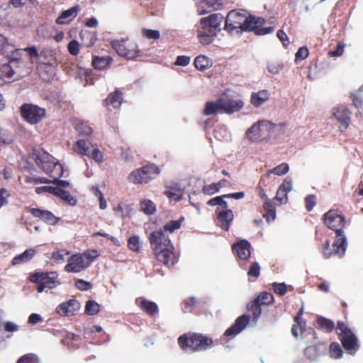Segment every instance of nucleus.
Listing matches in <instances>:
<instances>
[{
    "instance_id": "obj_1",
    "label": "nucleus",
    "mask_w": 363,
    "mask_h": 363,
    "mask_svg": "<svg viewBox=\"0 0 363 363\" xmlns=\"http://www.w3.org/2000/svg\"><path fill=\"white\" fill-rule=\"evenodd\" d=\"M265 21L248 15L244 10L230 11L225 18V28L229 31H254L257 35H266L274 30L273 27L262 28Z\"/></svg>"
},
{
    "instance_id": "obj_2",
    "label": "nucleus",
    "mask_w": 363,
    "mask_h": 363,
    "mask_svg": "<svg viewBox=\"0 0 363 363\" xmlns=\"http://www.w3.org/2000/svg\"><path fill=\"white\" fill-rule=\"evenodd\" d=\"M323 220L325 224L336 233L335 240L333 245V247L336 248L335 252L343 257L347 247V238L342 230L345 223V217L337 211L330 210L324 215Z\"/></svg>"
},
{
    "instance_id": "obj_3",
    "label": "nucleus",
    "mask_w": 363,
    "mask_h": 363,
    "mask_svg": "<svg viewBox=\"0 0 363 363\" xmlns=\"http://www.w3.org/2000/svg\"><path fill=\"white\" fill-rule=\"evenodd\" d=\"M213 340L199 333H188L178 338V344L184 350L199 352L206 350L213 345Z\"/></svg>"
},
{
    "instance_id": "obj_4",
    "label": "nucleus",
    "mask_w": 363,
    "mask_h": 363,
    "mask_svg": "<svg viewBox=\"0 0 363 363\" xmlns=\"http://www.w3.org/2000/svg\"><path fill=\"white\" fill-rule=\"evenodd\" d=\"M276 128V125L269 121H259L252 125L246 132V137L253 143L269 138Z\"/></svg>"
},
{
    "instance_id": "obj_5",
    "label": "nucleus",
    "mask_w": 363,
    "mask_h": 363,
    "mask_svg": "<svg viewBox=\"0 0 363 363\" xmlns=\"http://www.w3.org/2000/svg\"><path fill=\"white\" fill-rule=\"evenodd\" d=\"M161 171L158 166L152 164L133 170L128 177L129 182L133 184H147L155 179Z\"/></svg>"
},
{
    "instance_id": "obj_6",
    "label": "nucleus",
    "mask_w": 363,
    "mask_h": 363,
    "mask_svg": "<svg viewBox=\"0 0 363 363\" xmlns=\"http://www.w3.org/2000/svg\"><path fill=\"white\" fill-rule=\"evenodd\" d=\"M345 350L350 354H354L359 348L358 339L352 330L343 322L339 321L336 328Z\"/></svg>"
},
{
    "instance_id": "obj_7",
    "label": "nucleus",
    "mask_w": 363,
    "mask_h": 363,
    "mask_svg": "<svg viewBox=\"0 0 363 363\" xmlns=\"http://www.w3.org/2000/svg\"><path fill=\"white\" fill-rule=\"evenodd\" d=\"M30 280L38 284L37 290L39 293H42L46 288L51 289L60 284L56 272L35 273L30 276Z\"/></svg>"
},
{
    "instance_id": "obj_8",
    "label": "nucleus",
    "mask_w": 363,
    "mask_h": 363,
    "mask_svg": "<svg viewBox=\"0 0 363 363\" xmlns=\"http://www.w3.org/2000/svg\"><path fill=\"white\" fill-rule=\"evenodd\" d=\"M21 114L27 123L35 125L43 120L45 116L46 111L37 105L26 103L21 106Z\"/></svg>"
},
{
    "instance_id": "obj_9",
    "label": "nucleus",
    "mask_w": 363,
    "mask_h": 363,
    "mask_svg": "<svg viewBox=\"0 0 363 363\" xmlns=\"http://www.w3.org/2000/svg\"><path fill=\"white\" fill-rule=\"evenodd\" d=\"M111 46L118 55L128 59H135L139 54L137 44L128 40H113L111 43Z\"/></svg>"
},
{
    "instance_id": "obj_10",
    "label": "nucleus",
    "mask_w": 363,
    "mask_h": 363,
    "mask_svg": "<svg viewBox=\"0 0 363 363\" xmlns=\"http://www.w3.org/2000/svg\"><path fill=\"white\" fill-rule=\"evenodd\" d=\"M233 251L236 254L240 260V267L243 269H247L246 260L251 255V245L247 240L237 241L233 245Z\"/></svg>"
},
{
    "instance_id": "obj_11",
    "label": "nucleus",
    "mask_w": 363,
    "mask_h": 363,
    "mask_svg": "<svg viewBox=\"0 0 363 363\" xmlns=\"http://www.w3.org/2000/svg\"><path fill=\"white\" fill-rule=\"evenodd\" d=\"M219 102L221 105V110L227 114L239 111L243 108L245 104L241 99H233L227 92L220 96Z\"/></svg>"
},
{
    "instance_id": "obj_12",
    "label": "nucleus",
    "mask_w": 363,
    "mask_h": 363,
    "mask_svg": "<svg viewBox=\"0 0 363 363\" xmlns=\"http://www.w3.org/2000/svg\"><path fill=\"white\" fill-rule=\"evenodd\" d=\"M90 266V262L84 259L83 255L76 253L71 255L67 259V264L65 266V271L69 273H79Z\"/></svg>"
},
{
    "instance_id": "obj_13",
    "label": "nucleus",
    "mask_w": 363,
    "mask_h": 363,
    "mask_svg": "<svg viewBox=\"0 0 363 363\" xmlns=\"http://www.w3.org/2000/svg\"><path fill=\"white\" fill-rule=\"evenodd\" d=\"M149 241L155 252L172 245L169 236L162 229L152 231L149 236Z\"/></svg>"
},
{
    "instance_id": "obj_14",
    "label": "nucleus",
    "mask_w": 363,
    "mask_h": 363,
    "mask_svg": "<svg viewBox=\"0 0 363 363\" xmlns=\"http://www.w3.org/2000/svg\"><path fill=\"white\" fill-rule=\"evenodd\" d=\"M250 316L248 315H242L238 317L233 325L228 328L220 338L222 344H224L225 339L228 337H235L240 333L248 325L250 322Z\"/></svg>"
},
{
    "instance_id": "obj_15",
    "label": "nucleus",
    "mask_w": 363,
    "mask_h": 363,
    "mask_svg": "<svg viewBox=\"0 0 363 363\" xmlns=\"http://www.w3.org/2000/svg\"><path fill=\"white\" fill-rule=\"evenodd\" d=\"M332 114L340 123V131H345L350 123V111L345 106H337L333 108Z\"/></svg>"
},
{
    "instance_id": "obj_16",
    "label": "nucleus",
    "mask_w": 363,
    "mask_h": 363,
    "mask_svg": "<svg viewBox=\"0 0 363 363\" xmlns=\"http://www.w3.org/2000/svg\"><path fill=\"white\" fill-rule=\"evenodd\" d=\"M80 308V303L77 299L72 298L58 305L56 313L60 316H73Z\"/></svg>"
},
{
    "instance_id": "obj_17",
    "label": "nucleus",
    "mask_w": 363,
    "mask_h": 363,
    "mask_svg": "<svg viewBox=\"0 0 363 363\" xmlns=\"http://www.w3.org/2000/svg\"><path fill=\"white\" fill-rule=\"evenodd\" d=\"M307 336L311 337L314 341V345L308 346L305 350L304 354L305 356L311 360L315 359L323 351H325L326 346L323 343H318L315 341V336L314 331L311 329L308 333V334L305 335L304 338H306Z\"/></svg>"
},
{
    "instance_id": "obj_18",
    "label": "nucleus",
    "mask_w": 363,
    "mask_h": 363,
    "mask_svg": "<svg viewBox=\"0 0 363 363\" xmlns=\"http://www.w3.org/2000/svg\"><path fill=\"white\" fill-rule=\"evenodd\" d=\"M216 215L218 220V225L224 230L228 231L230 225L234 219V214L232 210L227 208H217Z\"/></svg>"
},
{
    "instance_id": "obj_19",
    "label": "nucleus",
    "mask_w": 363,
    "mask_h": 363,
    "mask_svg": "<svg viewBox=\"0 0 363 363\" xmlns=\"http://www.w3.org/2000/svg\"><path fill=\"white\" fill-rule=\"evenodd\" d=\"M222 21V16L219 13H214L206 18H202L200 21L199 26L201 28H206L213 32L220 29V23Z\"/></svg>"
},
{
    "instance_id": "obj_20",
    "label": "nucleus",
    "mask_w": 363,
    "mask_h": 363,
    "mask_svg": "<svg viewBox=\"0 0 363 363\" xmlns=\"http://www.w3.org/2000/svg\"><path fill=\"white\" fill-rule=\"evenodd\" d=\"M173 245H171V247L159 250L158 252H155L158 260L168 266L174 265L177 262V258L173 252Z\"/></svg>"
},
{
    "instance_id": "obj_21",
    "label": "nucleus",
    "mask_w": 363,
    "mask_h": 363,
    "mask_svg": "<svg viewBox=\"0 0 363 363\" xmlns=\"http://www.w3.org/2000/svg\"><path fill=\"white\" fill-rule=\"evenodd\" d=\"M37 158L43 171L48 174L52 172V169L58 162L55 157L46 152L39 153Z\"/></svg>"
},
{
    "instance_id": "obj_22",
    "label": "nucleus",
    "mask_w": 363,
    "mask_h": 363,
    "mask_svg": "<svg viewBox=\"0 0 363 363\" xmlns=\"http://www.w3.org/2000/svg\"><path fill=\"white\" fill-rule=\"evenodd\" d=\"M32 215L50 225H55L59 220L52 212L40 208H32Z\"/></svg>"
},
{
    "instance_id": "obj_23",
    "label": "nucleus",
    "mask_w": 363,
    "mask_h": 363,
    "mask_svg": "<svg viewBox=\"0 0 363 363\" xmlns=\"http://www.w3.org/2000/svg\"><path fill=\"white\" fill-rule=\"evenodd\" d=\"M164 194L171 200L179 201L183 198L184 191L178 183H171L166 186Z\"/></svg>"
},
{
    "instance_id": "obj_24",
    "label": "nucleus",
    "mask_w": 363,
    "mask_h": 363,
    "mask_svg": "<svg viewBox=\"0 0 363 363\" xmlns=\"http://www.w3.org/2000/svg\"><path fill=\"white\" fill-rule=\"evenodd\" d=\"M270 97V94L267 89H262L257 92H252L250 96V103L255 107H260L266 103Z\"/></svg>"
},
{
    "instance_id": "obj_25",
    "label": "nucleus",
    "mask_w": 363,
    "mask_h": 363,
    "mask_svg": "<svg viewBox=\"0 0 363 363\" xmlns=\"http://www.w3.org/2000/svg\"><path fill=\"white\" fill-rule=\"evenodd\" d=\"M80 11L79 6H74L67 10L64 11L57 18V24H67L75 18L78 12Z\"/></svg>"
},
{
    "instance_id": "obj_26",
    "label": "nucleus",
    "mask_w": 363,
    "mask_h": 363,
    "mask_svg": "<svg viewBox=\"0 0 363 363\" xmlns=\"http://www.w3.org/2000/svg\"><path fill=\"white\" fill-rule=\"evenodd\" d=\"M106 106L108 109L118 108H120L122 103V93L116 90V91L109 94L106 101Z\"/></svg>"
},
{
    "instance_id": "obj_27",
    "label": "nucleus",
    "mask_w": 363,
    "mask_h": 363,
    "mask_svg": "<svg viewBox=\"0 0 363 363\" xmlns=\"http://www.w3.org/2000/svg\"><path fill=\"white\" fill-rule=\"evenodd\" d=\"M13 75L14 71L9 63H5L0 66V84L11 82Z\"/></svg>"
},
{
    "instance_id": "obj_28",
    "label": "nucleus",
    "mask_w": 363,
    "mask_h": 363,
    "mask_svg": "<svg viewBox=\"0 0 363 363\" xmlns=\"http://www.w3.org/2000/svg\"><path fill=\"white\" fill-rule=\"evenodd\" d=\"M137 303L142 310L150 315H154L158 313V307L156 303L146 299L138 298L136 299Z\"/></svg>"
},
{
    "instance_id": "obj_29",
    "label": "nucleus",
    "mask_w": 363,
    "mask_h": 363,
    "mask_svg": "<svg viewBox=\"0 0 363 363\" xmlns=\"http://www.w3.org/2000/svg\"><path fill=\"white\" fill-rule=\"evenodd\" d=\"M37 251L35 248H29L26 250L23 253L17 255L12 259L13 265H18L23 262L30 261L36 254Z\"/></svg>"
},
{
    "instance_id": "obj_30",
    "label": "nucleus",
    "mask_w": 363,
    "mask_h": 363,
    "mask_svg": "<svg viewBox=\"0 0 363 363\" xmlns=\"http://www.w3.org/2000/svg\"><path fill=\"white\" fill-rule=\"evenodd\" d=\"M216 35V33L213 32L206 28H201V26H199L198 28V38L199 42L204 45H209L211 43L214 39Z\"/></svg>"
},
{
    "instance_id": "obj_31",
    "label": "nucleus",
    "mask_w": 363,
    "mask_h": 363,
    "mask_svg": "<svg viewBox=\"0 0 363 363\" xmlns=\"http://www.w3.org/2000/svg\"><path fill=\"white\" fill-rule=\"evenodd\" d=\"M52 195H55L67 201L71 206H75L77 204V199L72 196L69 192L64 190L60 187H54Z\"/></svg>"
},
{
    "instance_id": "obj_32",
    "label": "nucleus",
    "mask_w": 363,
    "mask_h": 363,
    "mask_svg": "<svg viewBox=\"0 0 363 363\" xmlns=\"http://www.w3.org/2000/svg\"><path fill=\"white\" fill-rule=\"evenodd\" d=\"M140 211L147 216L153 215L157 210L155 203L150 199H142L139 203Z\"/></svg>"
},
{
    "instance_id": "obj_33",
    "label": "nucleus",
    "mask_w": 363,
    "mask_h": 363,
    "mask_svg": "<svg viewBox=\"0 0 363 363\" xmlns=\"http://www.w3.org/2000/svg\"><path fill=\"white\" fill-rule=\"evenodd\" d=\"M219 113H223L221 110V105L219 99L216 101H208L205 104L203 114L205 116L215 115Z\"/></svg>"
},
{
    "instance_id": "obj_34",
    "label": "nucleus",
    "mask_w": 363,
    "mask_h": 363,
    "mask_svg": "<svg viewBox=\"0 0 363 363\" xmlns=\"http://www.w3.org/2000/svg\"><path fill=\"white\" fill-rule=\"evenodd\" d=\"M116 216L121 218L130 217L133 213V208L130 204L120 203L113 208Z\"/></svg>"
},
{
    "instance_id": "obj_35",
    "label": "nucleus",
    "mask_w": 363,
    "mask_h": 363,
    "mask_svg": "<svg viewBox=\"0 0 363 363\" xmlns=\"http://www.w3.org/2000/svg\"><path fill=\"white\" fill-rule=\"evenodd\" d=\"M302 314V310H300L298 315L295 318L296 324H294L291 328L292 335L297 337L300 334H303L304 332V328L306 327V322L302 320L301 318V315Z\"/></svg>"
},
{
    "instance_id": "obj_36",
    "label": "nucleus",
    "mask_w": 363,
    "mask_h": 363,
    "mask_svg": "<svg viewBox=\"0 0 363 363\" xmlns=\"http://www.w3.org/2000/svg\"><path fill=\"white\" fill-rule=\"evenodd\" d=\"M112 58L110 56L95 57L93 59L92 64L96 69H106L112 63Z\"/></svg>"
},
{
    "instance_id": "obj_37",
    "label": "nucleus",
    "mask_w": 363,
    "mask_h": 363,
    "mask_svg": "<svg viewBox=\"0 0 363 363\" xmlns=\"http://www.w3.org/2000/svg\"><path fill=\"white\" fill-rule=\"evenodd\" d=\"M194 65L197 69L203 71L211 67V60L205 55H199L195 58Z\"/></svg>"
},
{
    "instance_id": "obj_38",
    "label": "nucleus",
    "mask_w": 363,
    "mask_h": 363,
    "mask_svg": "<svg viewBox=\"0 0 363 363\" xmlns=\"http://www.w3.org/2000/svg\"><path fill=\"white\" fill-rule=\"evenodd\" d=\"M89 142L85 140H78L74 146V150L80 155H89Z\"/></svg>"
},
{
    "instance_id": "obj_39",
    "label": "nucleus",
    "mask_w": 363,
    "mask_h": 363,
    "mask_svg": "<svg viewBox=\"0 0 363 363\" xmlns=\"http://www.w3.org/2000/svg\"><path fill=\"white\" fill-rule=\"evenodd\" d=\"M100 311L99 304L93 300H89L86 301L84 313L89 315H96Z\"/></svg>"
},
{
    "instance_id": "obj_40",
    "label": "nucleus",
    "mask_w": 363,
    "mask_h": 363,
    "mask_svg": "<svg viewBox=\"0 0 363 363\" xmlns=\"http://www.w3.org/2000/svg\"><path fill=\"white\" fill-rule=\"evenodd\" d=\"M70 252L66 250H57L52 252L51 259L57 264H62L65 262V256L69 255Z\"/></svg>"
},
{
    "instance_id": "obj_41",
    "label": "nucleus",
    "mask_w": 363,
    "mask_h": 363,
    "mask_svg": "<svg viewBox=\"0 0 363 363\" xmlns=\"http://www.w3.org/2000/svg\"><path fill=\"white\" fill-rule=\"evenodd\" d=\"M289 171V166L287 163H281L279 165L269 170L267 173L269 177L271 174H274L278 176H282L286 174Z\"/></svg>"
},
{
    "instance_id": "obj_42",
    "label": "nucleus",
    "mask_w": 363,
    "mask_h": 363,
    "mask_svg": "<svg viewBox=\"0 0 363 363\" xmlns=\"http://www.w3.org/2000/svg\"><path fill=\"white\" fill-rule=\"evenodd\" d=\"M343 354L342 349L339 343L333 342L329 347V354L333 359H339L342 357Z\"/></svg>"
},
{
    "instance_id": "obj_43",
    "label": "nucleus",
    "mask_w": 363,
    "mask_h": 363,
    "mask_svg": "<svg viewBox=\"0 0 363 363\" xmlns=\"http://www.w3.org/2000/svg\"><path fill=\"white\" fill-rule=\"evenodd\" d=\"M261 304L256 300L248 306V310L252 313L253 320L257 322L262 314Z\"/></svg>"
},
{
    "instance_id": "obj_44",
    "label": "nucleus",
    "mask_w": 363,
    "mask_h": 363,
    "mask_svg": "<svg viewBox=\"0 0 363 363\" xmlns=\"http://www.w3.org/2000/svg\"><path fill=\"white\" fill-rule=\"evenodd\" d=\"M223 195L214 197L207 201V204L211 206H218V208L221 209L227 208L228 207L227 202L224 200Z\"/></svg>"
},
{
    "instance_id": "obj_45",
    "label": "nucleus",
    "mask_w": 363,
    "mask_h": 363,
    "mask_svg": "<svg viewBox=\"0 0 363 363\" xmlns=\"http://www.w3.org/2000/svg\"><path fill=\"white\" fill-rule=\"evenodd\" d=\"M255 300L261 305H268L274 301V296L271 293L262 292Z\"/></svg>"
},
{
    "instance_id": "obj_46",
    "label": "nucleus",
    "mask_w": 363,
    "mask_h": 363,
    "mask_svg": "<svg viewBox=\"0 0 363 363\" xmlns=\"http://www.w3.org/2000/svg\"><path fill=\"white\" fill-rule=\"evenodd\" d=\"M317 323L320 328L325 329L327 332H330L334 328V323L329 319L320 317Z\"/></svg>"
},
{
    "instance_id": "obj_47",
    "label": "nucleus",
    "mask_w": 363,
    "mask_h": 363,
    "mask_svg": "<svg viewBox=\"0 0 363 363\" xmlns=\"http://www.w3.org/2000/svg\"><path fill=\"white\" fill-rule=\"evenodd\" d=\"M17 363H42L38 357L35 354H26L22 356Z\"/></svg>"
},
{
    "instance_id": "obj_48",
    "label": "nucleus",
    "mask_w": 363,
    "mask_h": 363,
    "mask_svg": "<svg viewBox=\"0 0 363 363\" xmlns=\"http://www.w3.org/2000/svg\"><path fill=\"white\" fill-rule=\"evenodd\" d=\"M128 246L132 251L138 252L140 249V238L137 235L131 236L128 239Z\"/></svg>"
},
{
    "instance_id": "obj_49",
    "label": "nucleus",
    "mask_w": 363,
    "mask_h": 363,
    "mask_svg": "<svg viewBox=\"0 0 363 363\" xmlns=\"http://www.w3.org/2000/svg\"><path fill=\"white\" fill-rule=\"evenodd\" d=\"M40 70L48 74V79L54 77L56 71V65L51 63H43L40 65Z\"/></svg>"
},
{
    "instance_id": "obj_50",
    "label": "nucleus",
    "mask_w": 363,
    "mask_h": 363,
    "mask_svg": "<svg viewBox=\"0 0 363 363\" xmlns=\"http://www.w3.org/2000/svg\"><path fill=\"white\" fill-rule=\"evenodd\" d=\"M293 189V183L291 178L286 177L279 187V194L285 191L287 194Z\"/></svg>"
},
{
    "instance_id": "obj_51",
    "label": "nucleus",
    "mask_w": 363,
    "mask_h": 363,
    "mask_svg": "<svg viewBox=\"0 0 363 363\" xmlns=\"http://www.w3.org/2000/svg\"><path fill=\"white\" fill-rule=\"evenodd\" d=\"M76 129L82 135H90L93 131L92 128L85 123H78Z\"/></svg>"
},
{
    "instance_id": "obj_52",
    "label": "nucleus",
    "mask_w": 363,
    "mask_h": 363,
    "mask_svg": "<svg viewBox=\"0 0 363 363\" xmlns=\"http://www.w3.org/2000/svg\"><path fill=\"white\" fill-rule=\"evenodd\" d=\"M142 35L147 39L157 40L160 38V33L157 30L143 29Z\"/></svg>"
},
{
    "instance_id": "obj_53",
    "label": "nucleus",
    "mask_w": 363,
    "mask_h": 363,
    "mask_svg": "<svg viewBox=\"0 0 363 363\" xmlns=\"http://www.w3.org/2000/svg\"><path fill=\"white\" fill-rule=\"evenodd\" d=\"M63 167L62 164L57 162L55 165L52 169V172L49 174V175L53 178V179H55L56 178H60L63 175Z\"/></svg>"
},
{
    "instance_id": "obj_54",
    "label": "nucleus",
    "mask_w": 363,
    "mask_h": 363,
    "mask_svg": "<svg viewBox=\"0 0 363 363\" xmlns=\"http://www.w3.org/2000/svg\"><path fill=\"white\" fill-rule=\"evenodd\" d=\"M10 48H12V45L8 42L6 37L0 34V52L8 53L10 52Z\"/></svg>"
},
{
    "instance_id": "obj_55",
    "label": "nucleus",
    "mask_w": 363,
    "mask_h": 363,
    "mask_svg": "<svg viewBox=\"0 0 363 363\" xmlns=\"http://www.w3.org/2000/svg\"><path fill=\"white\" fill-rule=\"evenodd\" d=\"M181 222L182 220L169 221L164 225V230L169 233H173L174 230L180 228Z\"/></svg>"
},
{
    "instance_id": "obj_56",
    "label": "nucleus",
    "mask_w": 363,
    "mask_h": 363,
    "mask_svg": "<svg viewBox=\"0 0 363 363\" xmlns=\"http://www.w3.org/2000/svg\"><path fill=\"white\" fill-rule=\"evenodd\" d=\"M218 186H219V184H216V183H212L208 185H205L203 187L202 191L205 194L212 195V194H214L220 191L218 189Z\"/></svg>"
},
{
    "instance_id": "obj_57",
    "label": "nucleus",
    "mask_w": 363,
    "mask_h": 363,
    "mask_svg": "<svg viewBox=\"0 0 363 363\" xmlns=\"http://www.w3.org/2000/svg\"><path fill=\"white\" fill-rule=\"evenodd\" d=\"M10 59L11 62L17 61L21 58V52L18 49H16L14 46L12 45V48H10V52L8 53H3Z\"/></svg>"
},
{
    "instance_id": "obj_58",
    "label": "nucleus",
    "mask_w": 363,
    "mask_h": 363,
    "mask_svg": "<svg viewBox=\"0 0 363 363\" xmlns=\"http://www.w3.org/2000/svg\"><path fill=\"white\" fill-rule=\"evenodd\" d=\"M89 156L98 164H101L104 161V155L97 147L94 148Z\"/></svg>"
},
{
    "instance_id": "obj_59",
    "label": "nucleus",
    "mask_w": 363,
    "mask_h": 363,
    "mask_svg": "<svg viewBox=\"0 0 363 363\" xmlns=\"http://www.w3.org/2000/svg\"><path fill=\"white\" fill-rule=\"evenodd\" d=\"M259 264L256 262H252L250 267L249 271L247 272V275L249 277H258L259 276Z\"/></svg>"
},
{
    "instance_id": "obj_60",
    "label": "nucleus",
    "mask_w": 363,
    "mask_h": 363,
    "mask_svg": "<svg viewBox=\"0 0 363 363\" xmlns=\"http://www.w3.org/2000/svg\"><path fill=\"white\" fill-rule=\"evenodd\" d=\"M9 197L10 194L8 191L4 188H1L0 189V208L8 204Z\"/></svg>"
},
{
    "instance_id": "obj_61",
    "label": "nucleus",
    "mask_w": 363,
    "mask_h": 363,
    "mask_svg": "<svg viewBox=\"0 0 363 363\" xmlns=\"http://www.w3.org/2000/svg\"><path fill=\"white\" fill-rule=\"evenodd\" d=\"M272 287L274 291L280 296H284L287 291L286 285L284 283H274Z\"/></svg>"
},
{
    "instance_id": "obj_62",
    "label": "nucleus",
    "mask_w": 363,
    "mask_h": 363,
    "mask_svg": "<svg viewBox=\"0 0 363 363\" xmlns=\"http://www.w3.org/2000/svg\"><path fill=\"white\" fill-rule=\"evenodd\" d=\"M81 254L83 255L84 259L86 262H90V264L99 255L98 251L95 250H88Z\"/></svg>"
},
{
    "instance_id": "obj_63",
    "label": "nucleus",
    "mask_w": 363,
    "mask_h": 363,
    "mask_svg": "<svg viewBox=\"0 0 363 363\" xmlns=\"http://www.w3.org/2000/svg\"><path fill=\"white\" fill-rule=\"evenodd\" d=\"M196 301L194 297H190V298H187L186 300H185L184 306L183 308L184 311L185 313L191 312V311L193 310V307L196 304Z\"/></svg>"
},
{
    "instance_id": "obj_64",
    "label": "nucleus",
    "mask_w": 363,
    "mask_h": 363,
    "mask_svg": "<svg viewBox=\"0 0 363 363\" xmlns=\"http://www.w3.org/2000/svg\"><path fill=\"white\" fill-rule=\"evenodd\" d=\"M191 60V57L186 55H179L177 57V60L174 62L175 65L177 66H186L189 64Z\"/></svg>"
}]
</instances>
